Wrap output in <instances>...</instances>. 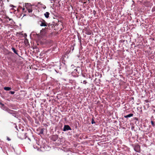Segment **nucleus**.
<instances>
[{
    "instance_id": "obj_1",
    "label": "nucleus",
    "mask_w": 155,
    "mask_h": 155,
    "mask_svg": "<svg viewBox=\"0 0 155 155\" xmlns=\"http://www.w3.org/2000/svg\"><path fill=\"white\" fill-rule=\"evenodd\" d=\"M38 24L41 26H47L48 23L43 19H41L38 21Z\"/></svg>"
},
{
    "instance_id": "obj_2",
    "label": "nucleus",
    "mask_w": 155,
    "mask_h": 155,
    "mask_svg": "<svg viewBox=\"0 0 155 155\" xmlns=\"http://www.w3.org/2000/svg\"><path fill=\"white\" fill-rule=\"evenodd\" d=\"M134 149L136 152H140V145L138 144H135L134 146Z\"/></svg>"
},
{
    "instance_id": "obj_3",
    "label": "nucleus",
    "mask_w": 155,
    "mask_h": 155,
    "mask_svg": "<svg viewBox=\"0 0 155 155\" xmlns=\"http://www.w3.org/2000/svg\"><path fill=\"white\" fill-rule=\"evenodd\" d=\"M71 130L70 127L68 125H65L63 128V131H66L68 130Z\"/></svg>"
},
{
    "instance_id": "obj_4",
    "label": "nucleus",
    "mask_w": 155,
    "mask_h": 155,
    "mask_svg": "<svg viewBox=\"0 0 155 155\" xmlns=\"http://www.w3.org/2000/svg\"><path fill=\"white\" fill-rule=\"evenodd\" d=\"M0 105L1 106V107L2 109L7 111L8 109V107L5 106L4 104L2 103L1 102L0 103Z\"/></svg>"
},
{
    "instance_id": "obj_5",
    "label": "nucleus",
    "mask_w": 155,
    "mask_h": 155,
    "mask_svg": "<svg viewBox=\"0 0 155 155\" xmlns=\"http://www.w3.org/2000/svg\"><path fill=\"white\" fill-rule=\"evenodd\" d=\"M46 28H43L40 32V34L42 36L44 35L46 33Z\"/></svg>"
},
{
    "instance_id": "obj_6",
    "label": "nucleus",
    "mask_w": 155,
    "mask_h": 155,
    "mask_svg": "<svg viewBox=\"0 0 155 155\" xmlns=\"http://www.w3.org/2000/svg\"><path fill=\"white\" fill-rule=\"evenodd\" d=\"M7 111L9 113L12 114L13 115L14 114H15V111L11 110L8 108L7 110Z\"/></svg>"
},
{
    "instance_id": "obj_7",
    "label": "nucleus",
    "mask_w": 155,
    "mask_h": 155,
    "mask_svg": "<svg viewBox=\"0 0 155 155\" xmlns=\"http://www.w3.org/2000/svg\"><path fill=\"white\" fill-rule=\"evenodd\" d=\"M18 136L19 138L21 139H22L24 138V135L23 134L19 133L18 134Z\"/></svg>"
},
{
    "instance_id": "obj_8",
    "label": "nucleus",
    "mask_w": 155,
    "mask_h": 155,
    "mask_svg": "<svg viewBox=\"0 0 155 155\" xmlns=\"http://www.w3.org/2000/svg\"><path fill=\"white\" fill-rule=\"evenodd\" d=\"M32 5H31L28 3H26L25 5V7L27 9L29 8L30 7H31Z\"/></svg>"
},
{
    "instance_id": "obj_9",
    "label": "nucleus",
    "mask_w": 155,
    "mask_h": 155,
    "mask_svg": "<svg viewBox=\"0 0 155 155\" xmlns=\"http://www.w3.org/2000/svg\"><path fill=\"white\" fill-rule=\"evenodd\" d=\"M12 49L14 53H15L16 54H17V55H18V53L17 52L18 51L16 50L15 48L13 47H12Z\"/></svg>"
},
{
    "instance_id": "obj_10",
    "label": "nucleus",
    "mask_w": 155,
    "mask_h": 155,
    "mask_svg": "<svg viewBox=\"0 0 155 155\" xmlns=\"http://www.w3.org/2000/svg\"><path fill=\"white\" fill-rule=\"evenodd\" d=\"M133 116V114H129L126 116H124V117L127 118L128 117H132Z\"/></svg>"
},
{
    "instance_id": "obj_11",
    "label": "nucleus",
    "mask_w": 155,
    "mask_h": 155,
    "mask_svg": "<svg viewBox=\"0 0 155 155\" xmlns=\"http://www.w3.org/2000/svg\"><path fill=\"white\" fill-rule=\"evenodd\" d=\"M86 34L88 35H90L91 34V31L90 30H86V31L85 33Z\"/></svg>"
},
{
    "instance_id": "obj_12",
    "label": "nucleus",
    "mask_w": 155,
    "mask_h": 155,
    "mask_svg": "<svg viewBox=\"0 0 155 155\" xmlns=\"http://www.w3.org/2000/svg\"><path fill=\"white\" fill-rule=\"evenodd\" d=\"M49 13L48 12H47L44 14L45 17L47 18H48L49 17Z\"/></svg>"
},
{
    "instance_id": "obj_13",
    "label": "nucleus",
    "mask_w": 155,
    "mask_h": 155,
    "mask_svg": "<svg viewBox=\"0 0 155 155\" xmlns=\"http://www.w3.org/2000/svg\"><path fill=\"white\" fill-rule=\"evenodd\" d=\"M27 9L29 13L31 12L32 11V6L31 7H30L29 8Z\"/></svg>"
},
{
    "instance_id": "obj_14",
    "label": "nucleus",
    "mask_w": 155,
    "mask_h": 155,
    "mask_svg": "<svg viewBox=\"0 0 155 155\" xmlns=\"http://www.w3.org/2000/svg\"><path fill=\"white\" fill-rule=\"evenodd\" d=\"M4 89L5 91H9L11 89V88L9 87H5L4 88Z\"/></svg>"
},
{
    "instance_id": "obj_15",
    "label": "nucleus",
    "mask_w": 155,
    "mask_h": 155,
    "mask_svg": "<svg viewBox=\"0 0 155 155\" xmlns=\"http://www.w3.org/2000/svg\"><path fill=\"white\" fill-rule=\"evenodd\" d=\"M151 124L152 125V126L153 127H154L155 126L154 122L153 121H151Z\"/></svg>"
},
{
    "instance_id": "obj_16",
    "label": "nucleus",
    "mask_w": 155,
    "mask_h": 155,
    "mask_svg": "<svg viewBox=\"0 0 155 155\" xmlns=\"http://www.w3.org/2000/svg\"><path fill=\"white\" fill-rule=\"evenodd\" d=\"M93 13L94 14V16H95V15H96V11L95 10H94L93 11Z\"/></svg>"
},
{
    "instance_id": "obj_17",
    "label": "nucleus",
    "mask_w": 155,
    "mask_h": 155,
    "mask_svg": "<svg viewBox=\"0 0 155 155\" xmlns=\"http://www.w3.org/2000/svg\"><path fill=\"white\" fill-rule=\"evenodd\" d=\"M9 93L12 94H13L15 93V92L13 91H11L9 92Z\"/></svg>"
},
{
    "instance_id": "obj_18",
    "label": "nucleus",
    "mask_w": 155,
    "mask_h": 155,
    "mask_svg": "<svg viewBox=\"0 0 155 155\" xmlns=\"http://www.w3.org/2000/svg\"><path fill=\"white\" fill-rule=\"evenodd\" d=\"M95 123V122L94 121V119L93 118L92 120V121H91V123L92 124H94Z\"/></svg>"
},
{
    "instance_id": "obj_19",
    "label": "nucleus",
    "mask_w": 155,
    "mask_h": 155,
    "mask_svg": "<svg viewBox=\"0 0 155 155\" xmlns=\"http://www.w3.org/2000/svg\"><path fill=\"white\" fill-rule=\"evenodd\" d=\"M83 83L84 84H86V83H87V81H86V80H84V81H83Z\"/></svg>"
},
{
    "instance_id": "obj_20",
    "label": "nucleus",
    "mask_w": 155,
    "mask_h": 155,
    "mask_svg": "<svg viewBox=\"0 0 155 155\" xmlns=\"http://www.w3.org/2000/svg\"><path fill=\"white\" fill-rule=\"evenodd\" d=\"M40 133L41 134H43V131L42 130L41 131H40Z\"/></svg>"
},
{
    "instance_id": "obj_21",
    "label": "nucleus",
    "mask_w": 155,
    "mask_h": 155,
    "mask_svg": "<svg viewBox=\"0 0 155 155\" xmlns=\"http://www.w3.org/2000/svg\"><path fill=\"white\" fill-rule=\"evenodd\" d=\"M7 19H9V20L10 21L11 20V19L10 18L8 17H7L6 18Z\"/></svg>"
},
{
    "instance_id": "obj_22",
    "label": "nucleus",
    "mask_w": 155,
    "mask_h": 155,
    "mask_svg": "<svg viewBox=\"0 0 155 155\" xmlns=\"http://www.w3.org/2000/svg\"><path fill=\"white\" fill-rule=\"evenodd\" d=\"M145 101L146 102V103H147V102H149V101H148V100H145Z\"/></svg>"
},
{
    "instance_id": "obj_23",
    "label": "nucleus",
    "mask_w": 155,
    "mask_h": 155,
    "mask_svg": "<svg viewBox=\"0 0 155 155\" xmlns=\"http://www.w3.org/2000/svg\"><path fill=\"white\" fill-rule=\"evenodd\" d=\"M25 8H22V10H23V11H24V10H25Z\"/></svg>"
},
{
    "instance_id": "obj_24",
    "label": "nucleus",
    "mask_w": 155,
    "mask_h": 155,
    "mask_svg": "<svg viewBox=\"0 0 155 155\" xmlns=\"http://www.w3.org/2000/svg\"><path fill=\"white\" fill-rule=\"evenodd\" d=\"M83 76L84 77V78H85V75H83Z\"/></svg>"
},
{
    "instance_id": "obj_25",
    "label": "nucleus",
    "mask_w": 155,
    "mask_h": 155,
    "mask_svg": "<svg viewBox=\"0 0 155 155\" xmlns=\"http://www.w3.org/2000/svg\"><path fill=\"white\" fill-rule=\"evenodd\" d=\"M46 8V7L45 6V7H43V8L45 9Z\"/></svg>"
},
{
    "instance_id": "obj_26",
    "label": "nucleus",
    "mask_w": 155,
    "mask_h": 155,
    "mask_svg": "<svg viewBox=\"0 0 155 155\" xmlns=\"http://www.w3.org/2000/svg\"><path fill=\"white\" fill-rule=\"evenodd\" d=\"M134 128V127H132V129H133Z\"/></svg>"
},
{
    "instance_id": "obj_27",
    "label": "nucleus",
    "mask_w": 155,
    "mask_h": 155,
    "mask_svg": "<svg viewBox=\"0 0 155 155\" xmlns=\"http://www.w3.org/2000/svg\"><path fill=\"white\" fill-rule=\"evenodd\" d=\"M8 140H10V139H9V138H8Z\"/></svg>"
},
{
    "instance_id": "obj_28",
    "label": "nucleus",
    "mask_w": 155,
    "mask_h": 155,
    "mask_svg": "<svg viewBox=\"0 0 155 155\" xmlns=\"http://www.w3.org/2000/svg\"><path fill=\"white\" fill-rule=\"evenodd\" d=\"M86 3V2H84V3Z\"/></svg>"
},
{
    "instance_id": "obj_29",
    "label": "nucleus",
    "mask_w": 155,
    "mask_h": 155,
    "mask_svg": "<svg viewBox=\"0 0 155 155\" xmlns=\"http://www.w3.org/2000/svg\"><path fill=\"white\" fill-rule=\"evenodd\" d=\"M153 111H154V112H155V110H153Z\"/></svg>"
}]
</instances>
